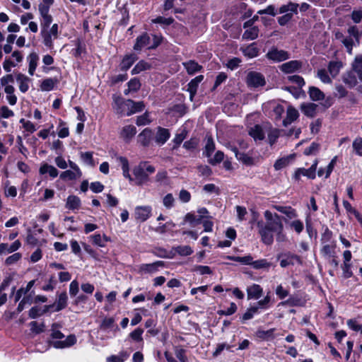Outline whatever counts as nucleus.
<instances>
[{
  "instance_id": "nucleus-1",
  "label": "nucleus",
  "mask_w": 362,
  "mask_h": 362,
  "mask_svg": "<svg viewBox=\"0 0 362 362\" xmlns=\"http://www.w3.org/2000/svg\"><path fill=\"white\" fill-rule=\"evenodd\" d=\"M264 216L266 221H258L257 226L263 243L271 245L274 242V233L281 229L284 225L281 216L276 213L273 214L267 210L264 213Z\"/></svg>"
},
{
  "instance_id": "nucleus-2",
  "label": "nucleus",
  "mask_w": 362,
  "mask_h": 362,
  "mask_svg": "<svg viewBox=\"0 0 362 362\" xmlns=\"http://www.w3.org/2000/svg\"><path fill=\"white\" fill-rule=\"evenodd\" d=\"M277 258L280 261V266L282 268H285L290 265L300 264L301 265L303 262L300 256L293 254L290 252L279 255Z\"/></svg>"
},
{
  "instance_id": "nucleus-3",
  "label": "nucleus",
  "mask_w": 362,
  "mask_h": 362,
  "mask_svg": "<svg viewBox=\"0 0 362 362\" xmlns=\"http://www.w3.org/2000/svg\"><path fill=\"white\" fill-rule=\"evenodd\" d=\"M317 165V160H315L311 166L305 169L304 168H299L295 171L293 178L296 180H299L301 176L307 177L309 179H315L316 176V170Z\"/></svg>"
},
{
  "instance_id": "nucleus-4",
  "label": "nucleus",
  "mask_w": 362,
  "mask_h": 362,
  "mask_svg": "<svg viewBox=\"0 0 362 362\" xmlns=\"http://www.w3.org/2000/svg\"><path fill=\"white\" fill-rule=\"evenodd\" d=\"M266 56L274 62H280L289 58V54L287 52L279 49L277 47H273L267 53Z\"/></svg>"
},
{
  "instance_id": "nucleus-5",
  "label": "nucleus",
  "mask_w": 362,
  "mask_h": 362,
  "mask_svg": "<svg viewBox=\"0 0 362 362\" xmlns=\"http://www.w3.org/2000/svg\"><path fill=\"white\" fill-rule=\"evenodd\" d=\"M247 83L249 86L257 88L265 84V80L263 75L255 71H250L247 76Z\"/></svg>"
},
{
  "instance_id": "nucleus-6",
  "label": "nucleus",
  "mask_w": 362,
  "mask_h": 362,
  "mask_svg": "<svg viewBox=\"0 0 362 362\" xmlns=\"http://www.w3.org/2000/svg\"><path fill=\"white\" fill-rule=\"evenodd\" d=\"M152 209L150 206H139L134 209V217L137 221H146L151 214Z\"/></svg>"
},
{
  "instance_id": "nucleus-7",
  "label": "nucleus",
  "mask_w": 362,
  "mask_h": 362,
  "mask_svg": "<svg viewBox=\"0 0 362 362\" xmlns=\"http://www.w3.org/2000/svg\"><path fill=\"white\" fill-rule=\"evenodd\" d=\"M146 165V162H141L133 170V173L140 184L146 182L148 179V175L145 171Z\"/></svg>"
},
{
  "instance_id": "nucleus-8",
  "label": "nucleus",
  "mask_w": 362,
  "mask_h": 362,
  "mask_svg": "<svg viewBox=\"0 0 362 362\" xmlns=\"http://www.w3.org/2000/svg\"><path fill=\"white\" fill-rule=\"evenodd\" d=\"M204 76L199 75L194 78L192 79L187 84V90L189 93V99L191 101L193 100L194 95L197 93L199 84L203 81Z\"/></svg>"
},
{
  "instance_id": "nucleus-9",
  "label": "nucleus",
  "mask_w": 362,
  "mask_h": 362,
  "mask_svg": "<svg viewBox=\"0 0 362 362\" xmlns=\"http://www.w3.org/2000/svg\"><path fill=\"white\" fill-rule=\"evenodd\" d=\"M125 106L128 109V112H127V116L141 112L145 107L143 102H134L130 99L126 100Z\"/></svg>"
},
{
  "instance_id": "nucleus-10",
  "label": "nucleus",
  "mask_w": 362,
  "mask_h": 362,
  "mask_svg": "<svg viewBox=\"0 0 362 362\" xmlns=\"http://www.w3.org/2000/svg\"><path fill=\"white\" fill-rule=\"evenodd\" d=\"M76 342V338L75 335L70 334L65 339V340L54 341L51 342V344L56 349H64L71 346L72 345L75 344Z\"/></svg>"
},
{
  "instance_id": "nucleus-11",
  "label": "nucleus",
  "mask_w": 362,
  "mask_h": 362,
  "mask_svg": "<svg viewBox=\"0 0 362 362\" xmlns=\"http://www.w3.org/2000/svg\"><path fill=\"white\" fill-rule=\"evenodd\" d=\"M170 137V131L168 129L158 127L155 137L156 142L160 145H163Z\"/></svg>"
},
{
  "instance_id": "nucleus-12",
  "label": "nucleus",
  "mask_w": 362,
  "mask_h": 362,
  "mask_svg": "<svg viewBox=\"0 0 362 362\" xmlns=\"http://www.w3.org/2000/svg\"><path fill=\"white\" fill-rule=\"evenodd\" d=\"M16 79L18 83L20 91L23 93H26L29 89V84L31 82V79L21 73L16 74Z\"/></svg>"
},
{
  "instance_id": "nucleus-13",
  "label": "nucleus",
  "mask_w": 362,
  "mask_h": 362,
  "mask_svg": "<svg viewBox=\"0 0 362 362\" xmlns=\"http://www.w3.org/2000/svg\"><path fill=\"white\" fill-rule=\"evenodd\" d=\"M136 132V128L134 125H127L122 128L120 132V137L125 142L129 143Z\"/></svg>"
},
{
  "instance_id": "nucleus-14",
  "label": "nucleus",
  "mask_w": 362,
  "mask_h": 362,
  "mask_svg": "<svg viewBox=\"0 0 362 362\" xmlns=\"http://www.w3.org/2000/svg\"><path fill=\"white\" fill-rule=\"evenodd\" d=\"M248 134L256 142L258 141H262L265 138L264 132L262 127L259 124H256L251 127L248 131Z\"/></svg>"
},
{
  "instance_id": "nucleus-15",
  "label": "nucleus",
  "mask_w": 362,
  "mask_h": 362,
  "mask_svg": "<svg viewBox=\"0 0 362 362\" xmlns=\"http://www.w3.org/2000/svg\"><path fill=\"white\" fill-rule=\"evenodd\" d=\"M137 59L138 57L134 53L126 54L120 64L121 70L127 71Z\"/></svg>"
},
{
  "instance_id": "nucleus-16",
  "label": "nucleus",
  "mask_w": 362,
  "mask_h": 362,
  "mask_svg": "<svg viewBox=\"0 0 362 362\" xmlns=\"http://www.w3.org/2000/svg\"><path fill=\"white\" fill-rule=\"evenodd\" d=\"M248 299H259L263 293L262 287L258 284H252L247 288Z\"/></svg>"
},
{
  "instance_id": "nucleus-17",
  "label": "nucleus",
  "mask_w": 362,
  "mask_h": 362,
  "mask_svg": "<svg viewBox=\"0 0 362 362\" xmlns=\"http://www.w3.org/2000/svg\"><path fill=\"white\" fill-rule=\"evenodd\" d=\"M67 300H68V296H67L66 293L65 291L62 292L59 295L56 303L54 305H49L48 307L49 308L54 307L55 308L54 311L59 312V311L64 309L66 307Z\"/></svg>"
},
{
  "instance_id": "nucleus-18",
  "label": "nucleus",
  "mask_w": 362,
  "mask_h": 362,
  "mask_svg": "<svg viewBox=\"0 0 362 362\" xmlns=\"http://www.w3.org/2000/svg\"><path fill=\"white\" fill-rule=\"evenodd\" d=\"M153 132L149 128L144 129L138 136L139 142L143 146H148L151 141Z\"/></svg>"
},
{
  "instance_id": "nucleus-19",
  "label": "nucleus",
  "mask_w": 362,
  "mask_h": 362,
  "mask_svg": "<svg viewBox=\"0 0 362 362\" xmlns=\"http://www.w3.org/2000/svg\"><path fill=\"white\" fill-rule=\"evenodd\" d=\"M164 262L157 261L151 264H143L140 266V271L144 273H154L159 267H163Z\"/></svg>"
},
{
  "instance_id": "nucleus-20",
  "label": "nucleus",
  "mask_w": 362,
  "mask_h": 362,
  "mask_svg": "<svg viewBox=\"0 0 362 362\" xmlns=\"http://www.w3.org/2000/svg\"><path fill=\"white\" fill-rule=\"evenodd\" d=\"M233 151L235 153L236 158L243 164L249 166L254 165V159L252 157L245 153H240L237 148H233Z\"/></svg>"
},
{
  "instance_id": "nucleus-21",
  "label": "nucleus",
  "mask_w": 362,
  "mask_h": 362,
  "mask_svg": "<svg viewBox=\"0 0 362 362\" xmlns=\"http://www.w3.org/2000/svg\"><path fill=\"white\" fill-rule=\"evenodd\" d=\"M298 117V112L293 107H288L286 112V117L283 120L284 126L286 127L291 124Z\"/></svg>"
},
{
  "instance_id": "nucleus-22",
  "label": "nucleus",
  "mask_w": 362,
  "mask_h": 362,
  "mask_svg": "<svg viewBox=\"0 0 362 362\" xmlns=\"http://www.w3.org/2000/svg\"><path fill=\"white\" fill-rule=\"evenodd\" d=\"M39 173L41 175L49 173V176L52 178L57 177L59 174V172L55 167L50 165L47 163H45L40 166Z\"/></svg>"
},
{
  "instance_id": "nucleus-23",
  "label": "nucleus",
  "mask_w": 362,
  "mask_h": 362,
  "mask_svg": "<svg viewBox=\"0 0 362 362\" xmlns=\"http://www.w3.org/2000/svg\"><path fill=\"white\" fill-rule=\"evenodd\" d=\"M317 107V105L315 103L303 104L301 105V111L305 115L309 117H314L316 115Z\"/></svg>"
},
{
  "instance_id": "nucleus-24",
  "label": "nucleus",
  "mask_w": 362,
  "mask_h": 362,
  "mask_svg": "<svg viewBox=\"0 0 362 362\" xmlns=\"http://www.w3.org/2000/svg\"><path fill=\"white\" fill-rule=\"evenodd\" d=\"M183 66L187 70V72L190 75L194 74L196 72L201 71L202 69V66L194 60H189L188 62H184Z\"/></svg>"
},
{
  "instance_id": "nucleus-25",
  "label": "nucleus",
  "mask_w": 362,
  "mask_h": 362,
  "mask_svg": "<svg viewBox=\"0 0 362 362\" xmlns=\"http://www.w3.org/2000/svg\"><path fill=\"white\" fill-rule=\"evenodd\" d=\"M300 64L298 61H290L283 64L280 69L286 74L292 73L300 68Z\"/></svg>"
},
{
  "instance_id": "nucleus-26",
  "label": "nucleus",
  "mask_w": 362,
  "mask_h": 362,
  "mask_svg": "<svg viewBox=\"0 0 362 362\" xmlns=\"http://www.w3.org/2000/svg\"><path fill=\"white\" fill-rule=\"evenodd\" d=\"M58 83V79L48 78L44 79L40 84L42 91H50L54 89L55 85Z\"/></svg>"
},
{
  "instance_id": "nucleus-27",
  "label": "nucleus",
  "mask_w": 362,
  "mask_h": 362,
  "mask_svg": "<svg viewBox=\"0 0 362 362\" xmlns=\"http://www.w3.org/2000/svg\"><path fill=\"white\" fill-rule=\"evenodd\" d=\"M214 150H215V143L214 141V139L211 136H207L203 154L206 157L210 158L213 152L214 151Z\"/></svg>"
},
{
  "instance_id": "nucleus-28",
  "label": "nucleus",
  "mask_w": 362,
  "mask_h": 362,
  "mask_svg": "<svg viewBox=\"0 0 362 362\" xmlns=\"http://www.w3.org/2000/svg\"><path fill=\"white\" fill-rule=\"evenodd\" d=\"M81 206L80 199L75 195H70L67 197L66 207L70 210L77 209Z\"/></svg>"
},
{
  "instance_id": "nucleus-29",
  "label": "nucleus",
  "mask_w": 362,
  "mask_h": 362,
  "mask_svg": "<svg viewBox=\"0 0 362 362\" xmlns=\"http://www.w3.org/2000/svg\"><path fill=\"white\" fill-rule=\"evenodd\" d=\"M90 238L92 240V242L94 245L102 247H105L106 243L110 240V238H107L105 235L102 236L100 234H95L90 235Z\"/></svg>"
},
{
  "instance_id": "nucleus-30",
  "label": "nucleus",
  "mask_w": 362,
  "mask_h": 362,
  "mask_svg": "<svg viewBox=\"0 0 362 362\" xmlns=\"http://www.w3.org/2000/svg\"><path fill=\"white\" fill-rule=\"evenodd\" d=\"M28 59L29 62L28 73L30 76H33L37 66L39 57L36 53L33 52L29 55Z\"/></svg>"
},
{
  "instance_id": "nucleus-31",
  "label": "nucleus",
  "mask_w": 362,
  "mask_h": 362,
  "mask_svg": "<svg viewBox=\"0 0 362 362\" xmlns=\"http://www.w3.org/2000/svg\"><path fill=\"white\" fill-rule=\"evenodd\" d=\"M185 222H189L191 226L194 227L202 222V216H197L192 213H187L184 218Z\"/></svg>"
},
{
  "instance_id": "nucleus-32",
  "label": "nucleus",
  "mask_w": 362,
  "mask_h": 362,
  "mask_svg": "<svg viewBox=\"0 0 362 362\" xmlns=\"http://www.w3.org/2000/svg\"><path fill=\"white\" fill-rule=\"evenodd\" d=\"M280 136V130L276 128L269 127L267 131L268 141L270 146H273Z\"/></svg>"
},
{
  "instance_id": "nucleus-33",
  "label": "nucleus",
  "mask_w": 362,
  "mask_h": 362,
  "mask_svg": "<svg viewBox=\"0 0 362 362\" xmlns=\"http://www.w3.org/2000/svg\"><path fill=\"white\" fill-rule=\"evenodd\" d=\"M15 88L13 86H6L4 88V92L6 94V100L11 105H14L17 103V97L14 94Z\"/></svg>"
},
{
  "instance_id": "nucleus-34",
  "label": "nucleus",
  "mask_w": 362,
  "mask_h": 362,
  "mask_svg": "<svg viewBox=\"0 0 362 362\" xmlns=\"http://www.w3.org/2000/svg\"><path fill=\"white\" fill-rule=\"evenodd\" d=\"M227 258L230 260H233L235 262H240L242 264L250 265V266H252V261H253V257L250 255L244 256V257L228 256Z\"/></svg>"
},
{
  "instance_id": "nucleus-35",
  "label": "nucleus",
  "mask_w": 362,
  "mask_h": 362,
  "mask_svg": "<svg viewBox=\"0 0 362 362\" xmlns=\"http://www.w3.org/2000/svg\"><path fill=\"white\" fill-rule=\"evenodd\" d=\"M309 95L311 100L314 101L322 100L325 98L324 93L318 88L314 86L310 87Z\"/></svg>"
},
{
  "instance_id": "nucleus-36",
  "label": "nucleus",
  "mask_w": 362,
  "mask_h": 362,
  "mask_svg": "<svg viewBox=\"0 0 362 362\" xmlns=\"http://www.w3.org/2000/svg\"><path fill=\"white\" fill-rule=\"evenodd\" d=\"M259 28L257 26H253L246 29L243 35V37L246 40H252L258 37Z\"/></svg>"
},
{
  "instance_id": "nucleus-37",
  "label": "nucleus",
  "mask_w": 362,
  "mask_h": 362,
  "mask_svg": "<svg viewBox=\"0 0 362 362\" xmlns=\"http://www.w3.org/2000/svg\"><path fill=\"white\" fill-rule=\"evenodd\" d=\"M173 250L180 256H189L193 253L192 248L189 245H178Z\"/></svg>"
},
{
  "instance_id": "nucleus-38",
  "label": "nucleus",
  "mask_w": 362,
  "mask_h": 362,
  "mask_svg": "<svg viewBox=\"0 0 362 362\" xmlns=\"http://www.w3.org/2000/svg\"><path fill=\"white\" fill-rule=\"evenodd\" d=\"M129 356L127 351H121L118 355H112L107 358V362H124Z\"/></svg>"
},
{
  "instance_id": "nucleus-39",
  "label": "nucleus",
  "mask_w": 362,
  "mask_h": 362,
  "mask_svg": "<svg viewBox=\"0 0 362 362\" xmlns=\"http://www.w3.org/2000/svg\"><path fill=\"white\" fill-rule=\"evenodd\" d=\"M241 49L244 55L249 58L257 57L259 52L258 47H241Z\"/></svg>"
},
{
  "instance_id": "nucleus-40",
  "label": "nucleus",
  "mask_w": 362,
  "mask_h": 362,
  "mask_svg": "<svg viewBox=\"0 0 362 362\" xmlns=\"http://www.w3.org/2000/svg\"><path fill=\"white\" fill-rule=\"evenodd\" d=\"M341 67H342V64L341 62L332 61L329 64L328 70H329V74L333 77H334L339 74V70Z\"/></svg>"
},
{
  "instance_id": "nucleus-41",
  "label": "nucleus",
  "mask_w": 362,
  "mask_h": 362,
  "mask_svg": "<svg viewBox=\"0 0 362 362\" xmlns=\"http://www.w3.org/2000/svg\"><path fill=\"white\" fill-rule=\"evenodd\" d=\"M335 247H336L335 244H333V245L325 244V245H323V247L321 249V253L322 254V255H324L325 257H335Z\"/></svg>"
},
{
  "instance_id": "nucleus-42",
  "label": "nucleus",
  "mask_w": 362,
  "mask_h": 362,
  "mask_svg": "<svg viewBox=\"0 0 362 362\" xmlns=\"http://www.w3.org/2000/svg\"><path fill=\"white\" fill-rule=\"evenodd\" d=\"M187 131L185 129H182L180 132L176 134L173 141L174 143L173 149L177 148L187 137Z\"/></svg>"
},
{
  "instance_id": "nucleus-43",
  "label": "nucleus",
  "mask_w": 362,
  "mask_h": 362,
  "mask_svg": "<svg viewBox=\"0 0 362 362\" xmlns=\"http://www.w3.org/2000/svg\"><path fill=\"white\" fill-rule=\"evenodd\" d=\"M119 160L122 165V169L123 175L124 177L128 178L129 180H132V178L129 174V162L128 160L124 157H119Z\"/></svg>"
},
{
  "instance_id": "nucleus-44",
  "label": "nucleus",
  "mask_w": 362,
  "mask_h": 362,
  "mask_svg": "<svg viewBox=\"0 0 362 362\" xmlns=\"http://www.w3.org/2000/svg\"><path fill=\"white\" fill-rule=\"evenodd\" d=\"M150 68V65L144 60L139 61L132 69L131 73L132 75L138 74L140 72L147 70Z\"/></svg>"
},
{
  "instance_id": "nucleus-45",
  "label": "nucleus",
  "mask_w": 362,
  "mask_h": 362,
  "mask_svg": "<svg viewBox=\"0 0 362 362\" xmlns=\"http://www.w3.org/2000/svg\"><path fill=\"white\" fill-rule=\"evenodd\" d=\"M82 175H78V172L71 170H67L62 172L60 175L62 180H74L81 177Z\"/></svg>"
},
{
  "instance_id": "nucleus-46",
  "label": "nucleus",
  "mask_w": 362,
  "mask_h": 362,
  "mask_svg": "<svg viewBox=\"0 0 362 362\" xmlns=\"http://www.w3.org/2000/svg\"><path fill=\"white\" fill-rule=\"evenodd\" d=\"M272 265L266 259H260L258 260L252 261V267L255 269H269Z\"/></svg>"
},
{
  "instance_id": "nucleus-47",
  "label": "nucleus",
  "mask_w": 362,
  "mask_h": 362,
  "mask_svg": "<svg viewBox=\"0 0 362 362\" xmlns=\"http://www.w3.org/2000/svg\"><path fill=\"white\" fill-rule=\"evenodd\" d=\"M113 101H114L113 107H114V108L116 109L117 112L122 113V112H123L122 106L123 105L125 106L126 100H124L121 96L114 95H113Z\"/></svg>"
},
{
  "instance_id": "nucleus-48",
  "label": "nucleus",
  "mask_w": 362,
  "mask_h": 362,
  "mask_svg": "<svg viewBox=\"0 0 362 362\" xmlns=\"http://www.w3.org/2000/svg\"><path fill=\"white\" fill-rule=\"evenodd\" d=\"M289 227L297 234H300L304 229L303 223L299 219H295L288 223Z\"/></svg>"
},
{
  "instance_id": "nucleus-49",
  "label": "nucleus",
  "mask_w": 362,
  "mask_h": 362,
  "mask_svg": "<svg viewBox=\"0 0 362 362\" xmlns=\"http://www.w3.org/2000/svg\"><path fill=\"white\" fill-rule=\"evenodd\" d=\"M175 20L172 17L165 18L163 16H158L156 18L151 20L152 23L155 24H164L165 25H170L174 23Z\"/></svg>"
},
{
  "instance_id": "nucleus-50",
  "label": "nucleus",
  "mask_w": 362,
  "mask_h": 362,
  "mask_svg": "<svg viewBox=\"0 0 362 362\" xmlns=\"http://www.w3.org/2000/svg\"><path fill=\"white\" fill-rule=\"evenodd\" d=\"M48 308H49V307L46 306V309L44 310H42V309L40 308H39L37 306H34L29 310V314H28L29 317L31 319H35L37 317L42 315L43 313H45L47 310Z\"/></svg>"
},
{
  "instance_id": "nucleus-51",
  "label": "nucleus",
  "mask_w": 362,
  "mask_h": 362,
  "mask_svg": "<svg viewBox=\"0 0 362 362\" xmlns=\"http://www.w3.org/2000/svg\"><path fill=\"white\" fill-rule=\"evenodd\" d=\"M114 327H115V330L119 329L118 326L115 325V320L112 317L105 318L100 325L102 329H107Z\"/></svg>"
},
{
  "instance_id": "nucleus-52",
  "label": "nucleus",
  "mask_w": 362,
  "mask_h": 362,
  "mask_svg": "<svg viewBox=\"0 0 362 362\" xmlns=\"http://www.w3.org/2000/svg\"><path fill=\"white\" fill-rule=\"evenodd\" d=\"M150 43V37L147 33H143L138 36L134 45H148Z\"/></svg>"
},
{
  "instance_id": "nucleus-53",
  "label": "nucleus",
  "mask_w": 362,
  "mask_h": 362,
  "mask_svg": "<svg viewBox=\"0 0 362 362\" xmlns=\"http://www.w3.org/2000/svg\"><path fill=\"white\" fill-rule=\"evenodd\" d=\"M352 146L355 153L358 156H362V138L356 137L353 141Z\"/></svg>"
},
{
  "instance_id": "nucleus-54",
  "label": "nucleus",
  "mask_w": 362,
  "mask_h": 362,
  "mask_svg": "<svg viewBox=\"0 0 362 362\" xmlns=\"http://www.w3.org/2000/svg\"><path fill=\"white\" fill-rule=\"evenodd\" d=\"M354 69L359 79L362 81V57H356L354 64Z\"/></svg>"
},
{
  "instance_id": "nucleus-55",
  "label": "nucleus",
  "mask_w": 362,
  "mask_h": 362,
  "mask_svg": "<svg viewBox=\"0 0 362 362\" xmlns=\"http://www.w3.org/2000/svg\"><path fill=\"white\" fill-rule=\"evenodd\" d=\"M30 330L35 334H40L44 332V323L38 324L36 321H32L30 323Z\"/></svg>"
},
{
  "instance_id": "nucleus-56",
  "label": "nucleus",
  "mask_w": 362,
  "mask_h": 362,
  "mask_svg": "<svg viewBox=\"0 0 362 362\" xmlns=\"http://www.w3.org/2000/svg\"><path fill=\"white\" fill-rule=\"evenodd\" d=\"M194 272L199 273L201 275L204 274H211L212 270L208 266H204V265H196L192 269Z\"/></svg>"
},
{
  "instance_id": "nucleus-57",
  "label": "nucleus",
  "mask_w": 362,
  "mask_h": 362,
  "mask_svg": "<svg viewBox=\"0 0 362 362\" xmlns=\"http://www.w3.org/2000/svg\"><path fill=\"white\" fill-rule=\"evenodd\" d=\"M289 157L278 159L274 165L275 170H279L287 166L289 163Z\"/></svg>"
},
{
  "instance_id": "nucleus-58",
  "label": "nucleus",
  "mask_w": 362,
  "mask_h": 362,
  "mask_svg": "<svg viewBox=\"0 0 362 362\" xmlns=\"http://www.w3.org/2000/svg\"><path fill=\"white\" fill-rule=\"evenodd\" d=\"M224 158V153L218 151L216 152L214 156L209 160V163L213 165H215L219 163H221Z\"/></svg>"
},
{
  "instance_id": "nucleus-59",
  "label": "nucleus",
  "mask_w": 362,
  "mask_h": 362,
  "mask_svg": "<svg viewBox=\"0 0 362 362\" xmlns=\"http://www.w3.org/2000/svg\"><path fill=\"white\" fill-rule=\"evenodd\" d=\"M258 310L259 307H252L248 308L242 317L243 320L245 321L252 319L254 315L258 313Z\"/></svg>"
},
{
  "instance_id": "nucleus-60",
  "label": "nucleus",
  "mask_w": 362,
  "mask_h": 362,
  "mask_svg": "<svg viewBox=\"0 0 362 362\" xmlns=\"http://www.w3.org/2000/svg\"><path fill=\"white\" fill-rule=\"evenodd\" d=\"M175 199L172 194H167L163 199V204L167 209H171L174 206Z\"/></svg>"
},
{
  "instance_id": "nucleus-61",
  "label": "nucleus",
  "mask_w": 362,
  "mask_h": 362,
  "mask_svg": "<svg viewBox=\"0 0 362 362\" xmlns=\"http://www.w3.org/2000/svg\"><path fill=\"white\" fill-rule=\"evenodd\" d=\"M52 23V17L50 14L47 15V16H42V19H41V22H40L42 30H48V28L50 26Z\"/></svg>"
},
{
  "instance_id": "nucleus-62",
  "label": "nucleus",
  "mask_w": 362,
  "mask_h": 362,
  "mask_svg": "<svg viewBox=\"0 0 362 362\" xmlns=\"http://www.w3.org/2000/svg\"><path fill=\"white\" fill-rule=\"evenodd\" d=\"M14 115L13 110H10L7 106H2L0 108V118L7 119Z\"/></svg>"
},
{
  "instance_id": "nucleus-63",
  "label": "nucleus",
  "mask_w": 362,
  "mask_h": 362,
  "mask_svg": "<svg viewBox=\"0 0 362 362\" xmlns=\"http://www.w3.org/2000/svg\"><path fill=\"white\" fill-rule=\"evenodd\" d=\"M351 263H343L341 265V269L343 271V276L345 279L351 278L353 276V272H351Z\"/></svg>"
},
{
  "instance_id": "nucleus-64",
  "label": "nucleus",
  "mask_w": 362,
  "mask_h": 362,
  "mask_svg": "<svg viewBox=\"0 0 362 362\" xmlns=\"http://www.w3.org/2000/svg\"><path fill=\"white\" fill-rule=\"evenodd\" d=\"M81 158L86 164L93 166L94 161L93 158V153L91 152H85L81 153Z\"/></svg>"
}]
</instances>
